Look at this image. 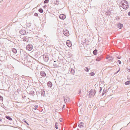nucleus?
<instances>
[{"instance_id":"47","label":"nucleus","mask_w":130,"mask_h":130,"mask_svg":"<svg viewBox=\"0 0 130 130\" xmlns=\"http://www.w3.org/2000/svg\"><path fill=\"white\" fill-rule=\"evenodd\" d=\"M2 122V119H0V122Z\"/></svg>"},{"instance_id":"9","label":"nucleus","mask_w":130,"mask_h":130,"mask_svg":"<svg viewBox=\"0 0 130 130\" xmlns=\"http://www.w3.org/2000/svg\"><path fill=\"white\" fill-rule=\"evenodd\" d=\"M19 32L20 34L24 35H25L26 34V31L24 30L23 29H22L21 30V31H19Z\"/></svg>"},{"instance_id":"23","label":"nucleus","mask_w":130,"mask_h":130,"mask_svg":"<svg viewBox=\"0 0 130 130\" xmlns=\"http://www.w3.org/2000/svg\"><path fill=\"white\" fill-rule=\"evenodd\" d=\"M70 72L72 74H74L75 73V71L73 69H71L70 71Z\"/></svg>"},{"instance_id":"22","label":"nucleus","mask_w":130,"mask_h":130,"mask_svg":"<svg viewBox=\"0 0 130 130\" xmlns=\"http://www.w3.org/2000/svg\"><path fill=\"white\" fill-rule=\"evenodd\" d=\"M97 50L96 49L93 52V53L94 55H96L97 54Z\"/></svg>"},{"instance_id":"27","label":"nucleus","mask_w":130,"mask_h":130,"mask_svg":"<svg viewBox=\"0 0 130 130\" xmlns=\"http://www.w3.org/2000/svg\"><path fill=\"white\" fill-rule=\"evenodd\" d=\"M58 123L57 122H56L55 123V127L56 129H57L58 128V125H57Z\"/></svg>"},{"instance_id":"6","label":"nucleus","mask_w":130,"mask_h":130,"mask_svg":"<svg viewBox=\"0 0 130 130\" xmlns=\"http://www.w3.org/2000/svg\"><path fill=\"white\" fill-rule=\"evenodd\" d=\"M40 74L42 77H45L46 75L45 73L43 71H41L40 72Z\"/></svg>"},{"instance_id":"20","label":"nucleus","mask_w":130,"mask_h":130,"mask_svg":"<svg viewBox=\"0 0 130 130\" xmlns=\"http://www.w3.org/2000/svg\"><path fill=\"white\" fill-rule=\"evenodd\" d=\"M12 51L13 53L15 54L17 52V50L14 48H12Z\"/></svg>"},{"instance_id":"44","label":"nucleus","mask_w":130,"mask_h":130,"mask_svg":"<svg viewBox=\"0 0 130 130\" xmlns=\"http://www.w3.org/2000/svg\"><path fill=\"white\" fill-rule=\"evenodd\" d=\"M128 72H129L130 73V69H128Z\"/></svg>"},{"instance_id":"11","label":"nucleus","mask_w":130,"mask_h":130,"mask_svg":"<svg viewBox=\"0 0 130 130\" xmlns=\"http://www.w3.org/2000/svg\"><path fill=\"white\" fill-rule=\"evenodd\" d=\"M47 85L49 87L51 88L52 86V83L50 81L48 82L47 83Z\"/></svg>"},{"instance_id":"4","label":"nucleus","mask_w":130,"mask_h":130,"mask_svg":"<svg viewBox=\"0 0 130 130\" xmlns=\"http://www.w3.org/2000/svg\"><path fill=\"white\" fill-rule=\"evenodd\" d=\"M63 34L65 36H68L69 35V32L68 30L66 29H63Z\"/></svg>"},{"instance_id":"41","label":"nucleus","mask_w":130,"mask_h":130,"mask_svg":"<svg viewBox=\"0 0 130 130\" xmlns=\"http://www.w3.org/2000/svg\"><path fill=\"white\" fill-rule=\"evenodd\" d=\"M47 6L46 5H44L43 6V8H45Z\"/></svg>"},{"instance_id":"15","label":"nucleus","mask_w":130,"mask_h":130,"mask_svg":"<svg viewBox=\"0 0 130 130\" xmlns=\"http://www.w3.org/2000/svg\"><path fill=\"white\" fill-rule=\"evenodd\" d=\"M107 59H108V60L110 61H112L113 59V57L111 56H110L108 57L107 58Z\"/></svg>"},{"instance_id":"45","label":"nucleus","mask_w":130,"mask_h":130,"mask_svg":"<svg viewBox=\"0 0 130 130\" xmlns=\"http://www.w3.org/2000/svg\"><path fill=\"white\" fill-rule=\"evenodd\" d=\"M65 105H63V107H62V109H63V108H64V107H65Z\"/></svg>"},{"instance_id":"34","label":"nucleus","mask_w":130,"mask_h":130,"mask_svg":"<svg viewBox=\"0 0 130 130\" xmlns=\"http://www.w3.org/2000/svg\"><path fill=\"white\" fill-rule=\"evenodd\" d=\"M23 121L25 122L28 125H29V124H28L27 122L26 121V120L25 119H23Z\"/></svg>"},{"instance_id":"33","label":"nucleus","mask_w":130,"mask_h":130,"mask_svg":"<svg viewBox=\"0 0 130 130\" xmlns=\"http://www.w3.org/2000/svg\"><path fill=\"white\" fill-rule=\"evenodd\" d=\"M90 75L91 76H94V73L93 72H91L90 73Z\"/></svg>"},{"instance_id":"37","label":"nucleus","mask_w":130,"mask_h":130,"mask_svg":"<svg viewBox=\"0 0 130 130\" xmlns=\"http://www.w3.org/2000/svg\"><path fill=\"white\" fill-rule=\"evenodd\" d=\"M120 70V68H119V69L118 70L117 72H116L115 73V74H116L118 73Z\"/></svg>"},{"instance_id":"19","label":"nucleus","mask_w":130,"mask_h":130,"mask_svg":"<svg viewBox=\"0 0 130 130\" xmlns=\"http://www.w3.org/2000/svg\"><path fill=\"white\" fill-rule=\"evenodd\" d=\"M41 94L44 97L45 96V91L44 90H43L42 91H41Z\"/></svg>"},{"instance_id":"21","label":"nucleus","mask_w":130,"mask_h":130,"mask_svg":"<svg viewBox=\"0 0 130 130\" xmlns=\"http://www.w3.org/2000/svg\"><path fill=\"white\" fill-rule=\"evenodd\" d=\"M102 59V57H97L96 59V60L97 61H100Z\"/></svg>"},{"instance_id":"32","label":"nucleus","mask_w":130,"mask_h":130,"mask_svg":"<svg viewBox=\"0 0 130 130\" xmlns=\"http://www.w3.org/2000/svg\"><path fill=\"white\" fill-rule=\"evenodd\" d=\"M3 98L2 96L0 95V101H3Z\"/></svg>"},{"instance_id":"17","label":"nucleus","mask_w":130,"mask_h":130,"mask_svg":"<svg viewBox=\"0 0 130 130\" xmlns=\"http://www.w3.org/2000/svg\"><path fill=\"white\" fill-rule=\"evenodd\" d=\"M5 117L6 119L10 121H11L12 120V118L9 116H5Z\"/></svg>"},{"instance_id":"25","label":"nucleus","mask_w":130,"mask_h":130,"mask_svg":"<svg viewBox=\"0 0 130 130\" xmlns=\"http://www.w3.org/2000/svg\"><path fill=\"white\" fill-rule=\"evenodd\" d=\"M38 11L40 13H42L43 12V10L41 8L39 9Z\"/></svg>"},{"instance_id":"30","label":"nucleus","mask_w":130,"mask_h":130,"mask_svg":"<svg viewBox=\"0 0 130 130\" xmlns=\"http://www.w3.org/2000/svg\"><path fill=\"white\" fill-rule=\"evenodd\" d=\"M49 2V0H45L44 2V4L48 3Z\"/></svg>"},{"instance_id":"13","label":"nucleus","mask_w":130,"mask_h":130,"mask_svg":"<svg viewBox=\"0 0 130 130\" xmlns=\"http://www.w3.org/2000/svg\"><path fill=\"white\" fill-rule=\"evenodd\" d=\"M95 90H96L98 89L99 90V93H100L101 92V90H102V88L101 87H95Z\"/></svg>"},{"instance_id":"24","label":"nucleus","mask_w":130,"mask_h":130,"mask_svg":"<svg viewBox=\"0 0 130 130\" xmlns=\"http://www.w3.org/2000/svg\"><path fill=\"white\" fill-rule=\"evenodd\" d=\"M130 82L129 81H127L125 82V84L126 85H127L129 84Z\"/></svg>"},{"instance_id":"5","label":"nucleus","mask_w":130,"mask_h":130,"mask_svg":"<svg viewBox=\"0 0 130 130\" xmlns=\"http://www.w3.org/2000/svg\"><path fill=\"white\" fill-rule=\"evenodd\" d=\"M43 58L44 61L47 62L48 60V57L47 55H44L43 56Z\"/></svg>"},{"instance_id":"29","label":"nucleus","mask_w":130,"mask_h":130,"mask_svg":"<svg viewBox=\"0 0 130 130\" xmlns=\"http://www.w3.org/2000/svg\"><path fill=\"white\" fill-rule=\"evenodd\" d=\"M38 105H35L34 107V109L36 110L38 108Z\"/></svg>"},{"instance_id":"46","label":"nucleus","mask_w":130,"mask_h":130,"mask_svg":"<svg viewBox=\"0 0 130 130\" xmlns=\"http://www.w3.org/2000/svg\"><path fill=\"white\" fill-rule=\"evenodd\" d=\"M25 77V76L24 75H22V78H24Z\"/></svg>"},{"instance_id":"14","label":"nucleus","mask_w":130,"mask_h":130,"mask_svg":"<svg viewBox=\"0 0 130 130\" xmlns=\"http://www.w3.org/2000/svg\"><path fill=\"white\" fill-rule=\"evenodd\" d=\"M53 66L55 68H57L59 67L58 65L56 63L55 61H54L53 63Z\"/></svg>"},{"instance_id":"1","label":"nucleus","mask_w":130,"mask_h":130,"mask_svg":"<svg viewBox=\"0 0 130 130\" xmlns=\"http://www.w3.org/2000/svg\"><path fill=\"white\" fill-rule=\"evenodd\" d=\"M120 6L125 9H127L129 7L128 3L126 0H122Z\"/></svg>"},{"instance_id":"39","label":"nucleus","mask_w":130,"mask_h":130,"mask_svg":"<svg viewBox=\"0 0 130 130\" xmlns=\"http://www.w3.org/2000/svg\"><path fill=\"white\" fill-rule=\"evenodd\" d=\"M62 119L61 118H60V119H59V120H60V122H62Z\"/></svg>"},{"instance_id":"36","label":"nucleus","mask_w":130,"mask_h":130,"mask_svg":"<svg viewBox=\"0 0 130 130\" xmlns=\"http://www.w3.org/2000/svg\"><path fill=\"white\" fill-rule=\"evenodd\" d=\"M34 15L37 17L38 16V13H35L34 14Z\"/></svg>"},{"instance_id":"38","label":"nucleus","mask_w":130,"mask_h":130,"mask_svg":"<svg viewBox=\"0 0 130 130\" xmlns=\"http://www.w3.org/2000/svg\"><path fill=\"white\" fill-rule=\"evenodd\" d=\"M118 62L120 64H121V61L120 60H118Z\"/></svg>"},{"instance_id":"12","label":"nucleus","mask_w":130,"mask_h":130,"mask_svg":"<svg viewBox=\"0 0 130 130\" xmlns=\"http://www.w3.org/2000/svg\"><path fill=\"white\" fill-rule=\"evenodd\" d=\"M69 99L68 98H64V101L66 103L69 102Z\"/></svg>"},{"instance_id":"42","label":"nucleus","mask_w":130,"mask_h":130,"mask_svg":"<svg viewBox=\"0 0 130 130\" xmlns=\"http://www.w3.org/2000/svg\"><path fill=\"white\" fill-rule=\"evenodd\" d=\"M117 58H118V59H120V58H121V57H117Z\"/></svg>"},{"instance_id":"40","label":"nucleus","mask_w":130,"mask_h":130,"mask_svg":"<svg viewBox=\"0 0 130 130\" xmlns=\"http://www.w3.org/2000/svg\"><path fill=\"white\" fill-rule=\"evenodd\" d=\"M80 93H81V90H80V89L79 91V92L78 94H80Z\"/></svg>"},{"instance_id":"35","label":"nucleus","mask_w":130,"mask_h":130,"mask_svg":"<svg viewBox=\"0 0 130 130\" xmlns=\"http://www.w3.org/2000/svg\"><path fill=\"white\" fill-rule=\"evenodd\" d=\"M105 93V91L103 90V92L102 93V95H103Z\"/></svg>"},{"instance_id":"18","label":"nucleus","mask_w":130,"mask_h":130,"mask_svg":"<svg viewBox=\"0 0 130 130\" xmlns=\"http://www.w3.org/2000/svg\"><path fill=\"white\" fill-rule=\"evenodd\" d=\"M118 27L120 28L121 29L122 27H123V25L121 23H119L118 24Z\"/></svg>"},{"instance_id":"7","label":"nucleus","mask_w":130,"mask_h":130,"mask_svg":"<svg viewBox=\"0 0 130 130\" xmlns=\"http://www.w3.org/2000/svg\"><path fill=\"white\" fill-rule=\"evenodd\" d=\"M23 40L24 41L27 42L29 40V38L27 37H24L22 38Z\"/></svg>"},{"instance_id":"26","label":"nucleus","mask_w":130,"mask_h":130,"mask_svg":"<svg viewBox=\"0 0 130 130\" xmlns=\"http://www.w3.org/2000/svg\"><path fill=\"white\" fill-rule=\"evenodd\" d=\"M67 46L69 47H70L72 45V44H71V43H68L67 42Z\"/></svg>"},{"instance_id":"16","label":"nucleus","mask_w":130,"mask_h":130,"mask_svg":"<svg viewBox=\"0 0 130 130\" xmlns=\"http://www.w3.org/2000/svg\"><path fill=\"white\" fill-rule=\"evenodd\" d=\"M28 93L29 94L33 95L34 94L35 92L32 90H30V91H28Z\"/></svg>"},{"instance_id":"31","label":"nucleus","mask_w":130,"mask_h":130,"mask_svg":"<svg viewBox=\"0 0 130 130\" xmlns=\"http://www.w3.org/2000/svg\"><path fill=\"white\" fill-rule=\"evenodd\" d=\"M85 70L86 72H88L89 71V68L87 67L85 68Z\"/></svg>"},{"instance_id":"2","label":"nucleus","mask_w":130,"mask_h":130,"mask_svg":"<svg viewBox=\"0 0 130 130\" xmlns=\"http://www.w3.org/2000/svg\"><path fill=\"white\" fill-rule=\"evenodd\" d=\"M96 92V90H95V89L94 90L92 89H91L89 91V98H91L92 96L93 97Z\"/></svg>"},{"instance_id":"3","label":"nucleus","mask_w":130,"mask_h":130,"mask_svg":"<svg viewBox=\"0 0 130 130\" xmlns=\"http://www.w3.org/2000/svg\"><path fill=\"white\" fill-rule=\"evenodd\" d=\"M26 49L29 51H31L33 49V46L31 44H29L27 45Z\"/></svg>"},{"instance_id":"48","label":"nucleus","mask_w":130,"mask_h":130,"mask_svg":"<svg viewBox=\"0 0 130 130\" xmlns=\"http://www.w3.org/2000/svg\"><path fill=\"white\" fill-rule=\"evenodd\" d=\"M130 122H129L127 125L126 126H127L130 123Z\"/></svg>"},{"instance_id":"10","label":"nucleus","mask_w":130,"mask_h":130,"mask_svg":"<svg viewBox=\"0 0 130 130\" xmlns=\"http://www.w3.org/2000/svg\"><path fill=\"white\" fill-rule=\"evenodd\" d=\"M84 123L82 122H80L78 124V127L80 128H82L84 127Z\"/></svg>"},{"instance_id":"43","label":"nucleus","mask_w":130,"mask_h":130,"mask_svg":"<svg viewBox=\"0 0 130 130\" xmlns=\"http://www.w3.org/2000/svg\"><path fill=\"white\" fill-rule=\"evenodd\" d=\"M128 15L130 16V11L128 12Z\"/></svg>"},{"instance_id":"28","label":"nucleus","mask_w":130,"mask_h":130,"mask_svg":"<svg viewBox=\"0 0 130 130\" xmlns=\"http://www.w3.org/2000/svg\"><path fill=\"white\" fill-rule=\"evenodd\" d=\"M59 1L56 0V2H55L54 3L56 5H58L59 4Z\"/></svg>"},{"instance_id":"8","label":"nucleus","mask_w":130,"mask_h":130,"mask_svg":"<svg viewBox=\"0 0 130 130\" xmlns=\"http://www.w3.org/2000/svg\"><path fill=\"white\" fill-rule=\"evenodd\" d=\"M59 18L61 19L64 20L65 19L66 16L64 14H62L60 15Z\"/></svg>"}]
</instances>
